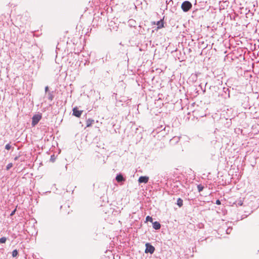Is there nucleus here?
<instances>
[{
    "label": "nucleus",
    "instance_id": "obj_1",
    "mask_svg": "<svg viewBox=\"0 0 259 259\" xmlns=\"http://www.w3.org/2000/svg\"><path fill=\"white\" fill-rule=\"evenodd\" d=\"M192 4L189 1L184 2L181 5V8L185 12L189 11L192 8Z\"/></svg>",
    "mask_w": 259,
    "mask_h": 259
},
{
    "label": "nucleus",
    "instance_id": "obj_2",
    "mask_svg": "<svg viewBox=\"0 0 259 259\" xmlns=\"http://www.w3.org/2000/svg\"><path fill=\"white\" fill-rule=\"evenodd\" d=\"M41 118V115L39 114H35L32 117V125L35 126Z\"/></svg>",
    "mask_w": 259,
    "mask_h": 259
},
{
    "label": "nucleus",
    "instance_id": "obj_3",
    "mask_svg": "<svg viewBox=\"0 0 259 259\" xmlns=\"http://www.w3.org/2000/svg\"><path fill=\"white\" fill-rule=\"evenodd\" d=\"M146 249L145 250V252L146 253H153L154 251H155V248L154 246H153L152 245H151L150 243H147L146 244Z\"/></svg>",
    "mask_w": 259,
    "mask_h": 259
},
{
    "label": "nucleus",
    "instance_id": "obj_4",
    "mask_svg": "<svg viewBox=\"0 0 259 259\" xmlns=\"http://www.w3.org/2000/svg\"><path fill=\"white\" fill-rule=\"evenodd\" d=\"M73 115L77 117H80L83 111L79 110L78 108L75 107L73 109Z\"/></svg>",
    "mask_w": 259,
    "mask_h": 259
},
{
    "label": "nucleus",
    "instance_id": "obj_5",
    "mask_svg": "<svg viewBox=\"0 0 259 259\" xmlns=\"http://www.w3.org/2000/svg\"><path fill=\"white\" fill-rule=\"evenodd\" d=\"M149 178L146 176H141L139 178V182L140 183H147L148 181Z\"/></svg>",
    "mask_w": 259,
    "mask_h": 259
},
{
    "label": "nucleus",
    "instance_id": "obj_6",
    "mask_svg": "<svg viewBox=\"0 0 259 259\" xmlns=\"http://www.w3.org/2000/svg\"><path fill=\"white\" fill-rule=\"evenodd\" d=\"M161 225L158 222H155L153 223V227L156 230H158L160 228Z\"/></svg>",
    "mask_w": 259,
    "mask_h": 259
},
{
    "label": "nucleus",
    "instance_id": "obj_7",
    "mask_svg": "<svg viewBox=\"0 0 259 259\" xmlns=\"http://www.w3.org/2000/svg\"><path fill=\"white\" fill-rule=\"evenodd\" d=\"M94 122V120L92 119H88L86 121L87 127H90Z\"/></svg>",
    "mask_w": 259,
    "mask_h": 259
},
{
    "label": "nucleus",
    "instance_id": "obj_8",
    "mask_svg": "<svg viewBox=\"0 0 259 259\" xmlns=\"http://www.w3.org/2000/svg\"><path fill=\"white\" fill-rule=\"evenodd\" d=\"M116 180L118 182H120L122 181H124L125 179L123 178V176L121 175H118L116 177Z\"/></svg>",
    "mask_w": 259,
    "mask_h": 259
},
{
    "label": "nucleus",
    "instance_id": "obj_9",
    "mask_svg": "<svg viewBox=\"0 0 259 259\" xmlns=\"http://www.w3.org/2000/svg\"><path fill=\"white\" fill-rule=\"evenodd\" d=\"M156 24L157 25L158 29H160V28L163 27V26H163V22L162 20L158 21Z\"/></svg>",
    "mask_w": 259,
    "mask_h": 259
},
{
    "label": "nucleus",
    "instance_id": "obj_10",
    "mask_svg": "<svg viewBox=\"0 0 259 259\" xmlns=\"http://www.w3.org/2000/svg\"><path fill=\"white\" fill-rule=\"evenodd\" d=\"M177 204L180 207H182L183 205V200L180 198H178Z\"/></svg>",
    "mask_w": 259,
    "mask_h": 259
},
{
    "label": "nucleus",
    "instance_id": "obj_11",
    "mask_svg": "<svg viewBox=\"0 0 259 259\" xmlns=\"http://www.w3.org/2000/svg\"><path fill=\"white\" fill-rule=\"evenodd\" d=\"M203 186H202L201 185H198L197 186V189L199 192H201L203 190Z\"/></svg>",
    "mask_w": 259,
    "mask_h": 259
},
{
    "label": "nucleus",
    "instance_id": "obj_12",
    "mask_svg": "<svg viewBox=\"0 0 259 259\" xmlns=\"http://www.w3.org/2000/svg\"><path fill=\"white\" fill-rule=\"evenodd\" d=\"M7 240L6 237H2L0 238V243H5Z\"/></svg>",
    "mask_w": 259,
    "mask_h": 259
},
{
    "label": "nucleus",
    "instance_id": "obj_13",
    "mask_svg": "<svg viewBox=\"0 0 259 259\" xmlns=\"http://www.w3.org/2000/svg\"><path fill=\"white\" fill-rule=\"evenodd\" d=\"M18 255V251L16 249L14 250L12 252V256L15 257Z\"/></svg>",
    "mask_w": 259,
    "mask_h": 259
},
{
    "label": "nucleus",
    "instance_id": "obj_14",
    "mask_svg": "<svg viewBox=\"0 0 259 259\" xmlns=\"http://www.w3.org/2000/svg\"><path fill=\"white\" fill-rule=\"evenodd\" d=\"M146 221H149L150 222H152V221H153V219H152V217H151L150 216H147L146 217Z\"/></svg>",
    "mask_w": 259,
    "mask_h": 259
},
{
    "label": "nucleus",
    "instance_id": "obj_15",
    "mask_svg": "<svg viewBox=\"0 0 259 259\" xmlns=\"http://www.w3.org/2000/svg\"><path fill=\"white\" fill-rule=\"evenodd\" d=\"M13 166V164L12 163H9L6 167L7 170L10 169Z\"/></svg>",
    "mask_w": 259,
    "mask_h": 259
},
{
    "label": "nucleus",
    "instance_id": "obj_16",
    "mask_svg": "<svg viewBox=\"0 0 259 259\" xmlns=\"http://www.w3.org/2000/svg\"><path fill=\"white\" fill-rule=\"evenodd\" d=\"M243 203V200H240L238 201L237 204L239 206H242Z\"/></svg>",
    "mask_w": 259,
    "mask_h": 259
},
{
    "label": "nucleus",
    "instance_id": "obj_17",
    "mask_svg": "<svg viewBox=\"0 0 259 259\" xmlns=\"http://www.w3.org/2000/svg\"><path fill=\"white\" fill-rule=\"evenodd\" d=\"M11 145H10V144H7V145H6V146H5V148H6L7 150H10V149H11Z\"/></svg>",
    "mask_w": 259,
    "mask_h": 259
},
{
    "label": "nucleus",
    "instance_id": "obj_18",
    "mask_svg": "<svg viewBox=\"0 0 259 259\" xmlns=\"http://www.w3.org/2000/svg\"><path fill=\"white\" fill-rule=\"evenodd\" d=\"M216 204H218V205H220L221 204V201L219 200H217L216 201Z\"/></svg>",
    "mask_w": 259,
    "mask_h": 259
},
{
    "label": "nucleus",
    "instance_id": "obj_19",
    "mask_svg": "<svg viewBox=\"0 0 259 259\" xmlns=\"http://www.w3.org/2000/svg\"><path fill=\"white\" fill-rule=\"evenodd\" d=\"M15 211H16V209H15L14 210H13V211L12 212V213H11L10 215H11V216H12L13 215H14V213H15Z\"/></svg>",
    "mask_w": 259,
    "mask_h": 259
},
{
    "label": "nucleus",
    "instance_id": "obj_20",
    "mask_svg": "<svg viewBox=\"0 0 259 259\" xmlns=\"http://www.w3.org/2000/svg\"><path fill=\"white\" fill-rule=\"evenodd\" d=\"M16 159H17V157H16L15 158V160H16Z\"/></svg>",
    "mask_w": 259,
    "mask_h": 259
},
{
    "label": "nucleus",
    "instance_id": "obj_21",
    "mask_svg": "<svg viewBox=\"0 0 259 259\" xmlns=\"http://www.w3.org/2000/svg\"><path fill=\"white\" fill-rule=\"evenodd\" d=\"M48 90V87H46V90Z\"/></svg>",
    "mask_w": 259,
    "mask_h": 259
}]
</instances>
